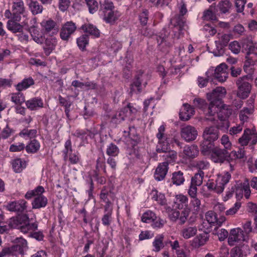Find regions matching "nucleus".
<instances>
[{
    "instance_id": "nucleus-1",
    "label": "nucleus",
    "mask_w": 257,
    "mask_h": 257,
    "mask_svg": "<svg viewBox=\"0 0 257 257\" xmlns=\"http://www.w3.org/2000/svg\"><path fill=\"white\" fill-rule=\"evenodd\" d=\"M9 225L15 228H18L24 233H30V236L38 240H42L43 235L41 232H35L38 228L36 222H31L27 214H22L10 219Z\"/></svg>"
},
{
    "instance_id": "nucleus-2",
    "label": "nucleus",
    "mask_w": 257,
    "mask_h": 257,
    "mask_svg": "<svg viewBox=\"0 0 257 257\" xmlns=\"http://www.w3.org/2000/svg\"><path fill=\"white\" fill-rule=\"evenodd\" d=\"M14 243L15 244L11 247L4 248L1 251L0 257L8 255L23 257L25 251L28 249L27 240L22 237H18L15 239Z\"/></svg>"
},
{
    "instance_id": "nucleus-3",
    "label": "nucleus",
    "mask_w": 257,
    "mask_h": 257,
    "mask_svg": "<svg viewBox=\"0 0 257 257\" xmlns=\"http://www.w3.org/2000/svg\"><path fill=\"white\" fill-rule=\"evenodd\" d=\"M45 190L42 186H38L35 189L28 191L25 195L27 199L35 197L32 203L33 209H40L45 207L48 203L47 198L43 195Z\"/></svg>"
},
{
    "instance_id": "nucleus-4",
    "label": "nucleus",
    "mask_w": 257,
    "mask_h": 257,
    "mask_svg": "<svg viewBox=\"0 0 257 257\" xmlns=\"http://www.w3.org/2000/svg\"><path fill=\"white\" fill-rule=\"evenodd\" d=\"M231 176V174L226 172L224 175H218L215 180H209L205 186L208 190L220 193L223 192L225 185L228 183Z\"/></svg>"
},
{
    "instance_id": "nucleus-5",
    "label": "nucleus",
    "mask_w": 257,
    "mask_h": 257,
    "mask_svg": "<svg viewBox=\"0 0 257 257\" xmlns=\"http://www.w3.org/2000/svg\"><path fill=\"white\" fill-rule=\"evenodd\" d=\"M147 78L148 76L142 70L137 71L130 85L131 92L140 93L143 86L145 87L148 83Z\"/></svg>"
},
{
    "instance_id": "nucleus-6",
    "label": "nucleus",
    "mask_w": 257,
    "mask_h": 257,
    "mask_svg": "<svg viewBox=\"0 0 257 257\" xmlns=\"http://www.w3.org/2000/svg\"><path fill=\"white\" fill-rule=\"evenodd\" d=\"M12 12H13V17H14L15 20H19L20 18H22L23 23L27 24V19H29L23 0L13 1Z\"/></svg>"
},
{
    "instance_id": "nucleus-7",
    "label": "nucleus",
    "mask_w": 257,
    "mask_h": 257,
    "mask_svg": "<svg viewBox=\"0 0 257 257\" xmlns=\"http://www.w3.org/2000/svg\"><path fill=\"white\" fill-rule=\"evenodd\" d=\"M247 77L244 76L239 78L236 81V84L237 87L236 95L239 98L244 99L249 95L251 85L247 81Z\"/></svg>"
},
{
    "instance_id": "nucleus-8",
    "label": "nucleus",
    "mask_w": 257,
    "mask_h": 257,
    "mask_svg": "<svg viewBox=\"0 0 257 257\" xmlns=\"http://www.w3.org/2000/svg\"><path fill=\"white\" fill-rule=\"evenodd\" d=\"M250 142L252 146L257 143V133L255 130L246 128L241 137L238 139V143L241 146H245Z\"/></svg>"
},
{
    "instance_id": "nucleus-9",
    "label": "nucleus",
    "mask_w": 257,
    "mask_h": 257,
    "mask_svg": "<svg viewBox=\"0 0 257 257\" xmlns=\"http://www.w3.org/2000/svg\"><path fill=\"white\" fill-rule=\"evenodd\" d=\"M229 153L226 149L214 148L211 152V158L212 161L216 163H223L225 160L228 161Z\"/></svg>"
},
{
    "instance_id": "nucleus-10",
    "label": "nucleus",
    "mask_w": 257,
    "mask_h": 257,
    "mask_svg": "<svg viewBox=\"0 0 257 257\" xmlns=\"http://www.w3.org/2000/svg\"><path fill=\"white\" fill-rule=\"evenodd\" d=\"M23 20L22 18H20L19 20H16L14 17H13L12 19L7 22L8 29L14 33L22 32L24 26H29V19H27L26 24L23 23Z\"/></svg>"
},
{
    "instance_id": "nucleus-11",
    "label": "nucleus",
    "mask_w": 257,
    "mask_h": 257,
    "mask_svg": "<svg viewBox=\"0 0 257 257\" xmlns=\"http://www.w3.org/2000/svg\"><path fill=\"white\" fill-rule=\"evenodd\" d=\"M197 136V131L193 126L188 125L183 126L181 129V136L187 142L194 141Z\"/></svg>"
},
{
    "instance_id": "nucleus-12",
    "label": "nucleus",
    "mask_w": 257,
    "mask_h": 257,
    "mask_svg": "<svg viewBox=\"0 0 257 257\" xmlns=\"http://www.w3.org/2000/svg\"><path fill=\"white\" fill-rule=\"evenodd\" d=\"M218 129H221L220 124H218L217 127L211 126L205 127L202 136L203 139L214 142L219 138Z\"/></svg>"
},
{
    "instance_id": "nucleus-13",
    "label": "nucleus",
    "mask_w": 257,
    "mask_h": 257,
    "mask_svg": "<svg viewBox=\"0 0 257 257\" xmlns=\"http://www.w3.org/2000/svg\"><path fill=\"white\" fill-rule=\"evenodd\" d=\"M245 240L243 231L240 228H233L230 230L228 238V244L233 246L235 243Z\"/></svg>"
},
{
    "instance_id": "nucleus-14",
    "label": "nucleus",
    "mask_w": 257,
    "mask_h": 257,
    "mask_svg": "<svg viewBox=\"0 0 257 257\" xmlns=\"http://www.w3.org/2000/svg\"><path fill=\"white\" fill-rule=\"evenodd\" d=\"M76 29L75 24L70 21L65 23L62 26L60 36L63 40H68L70 36L74 33Z\"/></svg>"
},
{
    "instance_id": "nucleus-15",
    "label": "nucleus",
    "mask_w": 257,
    "mask_h": 257,
    "mask_svg": "<svg viewBox=\"0 0 257 257\" xmlns=\"http://www.w3.org/2000/svg\"><path fill=\"white\" fill-rule=\"evenodd\" d=\"M27 202L24 199L9 202L6 207L10 211L22 213L27 209Z\"/></svg>"
},
{
    "instance_id": "nucleus-16",
    "label": "nucleus",
    "mask_w": 257,
    "mask_h": 257,
    "mask_svg": "<svg viewBox=\"0 0 257 257\" xmlns=\"http://www.w3.org/2000/svg\"><path fill=\"white\" fill-rule=\"evenodd\" d=\"M226 89L222 87H217L211 93L207 94V97L209 101H219L222 103L221 99L226 94Z\"/></svg>"
},
{
    "instance_id": "nucleus-17",
    "label": "nucleus",
    "mask_w": 257,
    "mask_h": 257,
    "mask_svg": "<svg viewBox=\"0 0 257 257\" xmlns=\"http://www.w3.org/2000/svg\"><path fill=\"white\" fill-rule=\"evenodd\" d=\"M227 66L225 63H221L218 65L214 70V78L218 81L223 82L228 77L227 71Z\"/></svg>"
},
{
    "instance_id": "nucleus-18",
    "label": "nucleus",
    "mask_w": 257,
    "mask_h": 257,
    "mask_svg": "<svg viewBox=\"0 0 257 257\" xmlns=\"http://www.w3.org/2000/svg\"><path fill=\"white\" fill-rule=\"evenodd\" d=\"M187 206H188V198L186 196L182 194L175 195L173 203V208L182 210Z\"/></svg>"
},
{
    "instance_id": "nucleus-19",
    "label": "nucleus",
    "mask_w": 257,
    "mask_h": 257,
    "mask_svg": "<svg viewBox=\"0 0 257 257\" xmlns=\"http://www.w3.org/2000/svg\"><path fill=\"white\" fill-rule=\"evenodd\" d=\"M168 169L167 163H160L156 169L154 173L155 179L159 181L164 180L168 171Z\"/></svg>"
},
{
    "instance_id": "nucleus-20",
    "label": "nucleus",
    "mask_w": 257,
    "mask_h": 257,
    "mask_svg": "<svg viewBox=\"0 0 257 257\" xmlns=\"http://www.w3.org/2000/svg\"><path fill=\"white\" fill-rule=\"evenodd\" d=\"M27 107L31 110H37L43 107V102L40 97H34L25 101Z\"/></svg>"
},
{
    "instance_id": "nucleus-21",
    "label": "nucleus",
    "mask_w": 257,
    "mask_h": 257,
    "mask_svg": "<svg viewBox=\"0 0 257 257\" xmlns=\"http://www.w3.org/2000/svg\"><path fill=\"white\" fill-rule=\"evenodd\" d=\"M194 108L188 104L183 105V109L180 112L179 116L181 120L187 121L194 114Z\"/></svg>"
},
{
    "instance_id": "nucleus-22",
    "label": "nucleus",
    "mask_w": 257,
    "mask_h": 257,
    "mask_svg": "<svg viewBox=\"0 0 257 257\" xmlns=\"http://www.w3.org/2000/svg\"><path fill=\"white\" fill-rule=\"evenodd\" d=\"M209 239V235L206 232L200 233L196 236L192 240V245L195 248L204 245Z\"/></svg>"
},
{
    "instance_id": "nucleus-23",
    "label": "nucleus",
    "mask_w": 257,
    "mask_h": 257,
    "mask_svg": "<svg viewBox=\"0 0 257 257\" xmlns=\"http://www.w3.org/2000/svg\"><path fill=\"white\" fill-rule=\"evenodd\" d=\"M222 103L218 101H211L207 106L205 110V113L208 116H214L216 113H217L219 108L221 106Z\"/></svg>"
},
{
    "instance_id": "nucleus-24",
    "label": "nucleus",
    "mask_w": 257,
    "mask_h": 257,
    "mask_svg": "<svg viewBox=\"0 0 257 257\" xmlns=\"http://www.w3.org/2000/svg\"><path fill=\"white\" fill-rule=\"evenodd\" d=\"M199 153L198 147L196 145L186 146L183 150V153L188 158H194Z\"/></svg>"
},
{
    "instance_id": "nucleus-25",
    "label": "nucleus",
    "mask_w": 257,
    "mask_h": 257,
    "mask_svg": "<svg viewBox=\"0 0 257 257\" xmlns=\"http://www.w3.org/2000/svg\"><path fill=\"white\" fill-rule=\"evenodd\" d=\"M127 108H122L119 111H117L111 117L112 122L115 123H119L123 121L125 118L128 117L127 114Z\"/></svg>"
},
{
    "instance_id": "nucleus-26",
    "label": "nucleus",
    "mask_w": 257,
    "mask_h": 257,
    "mask_svg": "<svg viewBox=\"0 0 257 257\" xmlns=\"http://www.w3.org/2000/svg\"><path fill=\"white\" fill-rule=\"evenodd\" d=\"M197 228L196 226H185L181 231V234L185 239H189L196 235Z\"/></svg>"
},
{
    "instance_id": "nucleus-27",
    "label": "nucleus",
    "mask_w": 257,
    "mask_h": 257,
    "mask_svg": "<svg viewBox=\"0 0 257 257\" xmlns=\"http://www.w3.org/2000/svg\"><path fill=\"white\" fill-rule=\"evenodd\" d=\"M103 15L104 20L108 23H114L119 18L120 15L117 11H114L113 10L108 12Z\"/></svg>"
},
{
    "instance_id": "nucleus-28",
    "label": "nucleus",
    "mask_w": 257,
    "mask_h": 257,
    "mask_svg": "<svg viewBox=\"0 0 257 257\" xmlns=\"http://www.w3.org/2000/svg\"><path fill=\"white\" fill-rule=\"evenodd\" d=\"M34 84V80L32 77H29L23 79L22 82H19L16 86V89L18 91L25 90Z\"/></svg>"
},
{
    "instance_id": "nucleus-29",
    "label": "nucleus",
    "mask_w": 257,
    "mask_h": 257,
    "mask_svg": "<svg viewBox=\"0 0 257 257\" xmlns=\"http://www.w3.org/2000/svg\"><path fill=\"white\" fill-rule=\"evenodd\" d=\"M254 111L253 107H244L239 113V118L243 124L246 122L248 119V116L253 113Z\"/></svg>"
},
{
    "instance_id": "nucleus-30",
    "label": "nucleus",
    "mask_w": 257,
    "mask_h": 257,
    "mask_svg": "<svg viewBox=\"0 0 257 257\" xmlns=\"http://www.w3.org/2000/svg\"><path fill=\"white\" fill-rule=\"evenodd\" d=\"M41 25L46 33H49L52 30H56V23L52 19L44 20Z\"/></svg>"
},
{
    "instance_id": "nucleus-31",
    "label": "nucleus",
    "mask_w": 257,
    "mask_h": 257,
    "mask_svg": "<svg viewBox=\"0 0 257 257\" xmlns=\"http://www.w3.org/2000/svg\"><path fill=\"white\" fill-rule=\"evenodd\" d=\"M164 236L163 234L157 235L154 241L153 242V246L154 247L153 250L156 252H159L161 249L164 247L165 245L163 242Z\"/></svg>"
},
{
    "instance_id": "nucleus-32",
    "label": "nucleus",
    "mask_w": 257,
    "mask_h": 257,
    "mask_svg": "<svg viewBox=\"0 0 257 257\" xmlns=\"http://www.w3.org/2000/svg\"><path fill=\"white\" fill-rule=\"evenodd\" d=\"M81 29L84 32L92 35L95 37L99 36V30L94 26L91 24H85L82 26Z\"/></svg>"
},
{
    "instance_id": "nucleus-33",
    "label": "nucleus",
    "mask_w": 257,
    "mask_h": 257,
    "mask_svg": "<svg viewBox=\"0 0 257 257\" xmlns=\"http://www.w3.org/2000/svg\"><path fill=\"white\" fill-rule=\"evenodd\" d=\"M213 142L209 141V140H206L203 139V141L200 144L201 152L204 155L208 154L209 153L212 152V150L214 148H213Z\"/></svg>"
},
{
    "instance_id": "nucleus-34",
    "label": "nucleus",
    "mask_w": 257,
    "mask_h": 257,
    "mask_svg": "<svg viewBox=\"0 0 257 257\" xmlns=\"http://www.w3.org/2000/svg\"><path fill=\"white\" fill-rule=\"evenodd\" d=\"M40 144L39 142L34 139L30 142V143L25 147L26 150L28 153H36L40 149Z\"/></svg>"
},
{
    "instance_id": "nucleus-35",
    "label": "nucleus",
    "mask_w": 257,
    "mask_h": 257,
    "mask_svg": "<svg viewBox=\"0 0 257 257\" xmlns=\"http://www.w3.org/2000/svg\"><path fill=\"white\" fill-rule=\"evenodd\" d=\"M114 7L112 2L108 0H103L100 2V12L103 15L113 10Z\"/></svg>"
},
{
    "instance_id": "nucleus-36",
    "label": "nucleus",
    "mask_w": 257,
    "mask_h": 257,
    "mask_svg": "<svg viewBox=\"0 0 257 257\" xmlns=\"http://www.w3.org/2000/svg\"><path fill=\"white\" fill-rule=\"evenodd\" d=\"M185 181L183 173L181 171L175 172L172 174V182L177 186L182 184Z\"/></svg>"
},
{
    "instance_id": "nucleus-37",
    "label": "nucleus",
    "mask_w": 257,
    "mask_h": 257,
    "mask_svg": "<svg viewBox=\"0 0 257 257\" xmlns=\"http://www.w3.org/2000/svg\"><path fill=\"white\" fill-rule=\"evenodd\" d=\"M56 45V42L55 39H46L44 46V50L46 55H49L52 51L55 49Z\"/></svg>"
},
{
    "instance_id": "nucleus-38",
    "label": "nucleus",
    "mask_w": 257,
    "mask_h": 257,
    "mask_svg": "<svg viewBox=\"0 0 257 257\" xmlns=\"http://www.w3.org/2000/svg\"><path fill=\"white\" fill-rule=\"evenodd\" d=\"M29 9L34 15L42 13L43 7L37 1H32L29 5Z\"/></svg>"
},
{
    "instance_id": "nucleus-39",
    "label": "nucleus",
    "mask_w": 257,
    "mask_h": 257,
    "mask_svg": "<svg viewBox=\"0 0 257 257\" xmlns=\"http://www.w3.org/2000/svg\"><path fill=\"white\" fill-rule=\"evenodd\" d=\"M215 7L210 6L208 9L205 11L203 13L202 18L204 20L214 21L216 20V16L214 12Z\"/></svg>"
},
{
    "instance_id": "nucleus-40",
    "label": "nucleus",
    "mask_w": 257,
    "mask_h": 257,
    "mask_svg": "<svg viewBox=\"0 0 257 257\" xmlns=\"http://www.w3.org/2000/svg\"><path fill=\"white\" fill-rule=\"evenodd\" d=\"M12 165L14 171L16 173L21 172L26 167L25 162L19 158L14 160Z\"/></svg>"
},
{
    "instance_id": "nucleus-41",
    "label": "nucleus",
    "mask_w": 257,
    "mask_h": 257,
    "mask_svg": "<svg viewBox=\"0 0 257 257\" xmlns=\"http://www.w3.org/2000/svg\"><path fill=\"white\" fill-rule=\"evenodd\" d=\"M11 100L16 104L21 105L25 101V98L24 94L21 91H18L11 94Z\"/></svg>"
},
{
    "instance_id": "nucleus-42",
    "label": "nucleus",
    "mask_w": 257,
    "mask_h": 257,
    "mask_svg": "<svg viewBox=\"0 0 257 257\" xmlns=\"http://www.w3.org/2000/svg\"><path fill=\"white\" fill-rule=\"evenodd\" d=\"M163 157L165 160V162L163 163H167V166H168L169 163L175 161L177 159V153L174 151L169 150L165 153Z\"/></svg>"
},
{
    "instance_id": "nucleus-43",
    "label": "nucleus",
    "mask_w": 257,
    "mask_h": 257,
    "mask_svg": "<svg viewBox=\"0 0 257 257\" xmlns=\"http://www.w3.org/2000/svg\"><path fill=\"white\" fill-rule=\"evenodd\" d=\"M209 163L205 160H196L193 162V167L198 171L206 170L209 168Z\"/></svg>"
},
{
    "instance_id": "nucleus-44",
    "label": "nucleus",
    "mask_w": 257,
    "mask_h": 257,
    "mask_svg": "<svg viewBox=\"0 0 257 257\" xmlns=\"http://www.w3.org/2000/svg\"><path fill=\"white\" fill-rule=\"evenodd\" d=\"M169 144L167 140L159 141L158 144L156 147V151L158 153H165L169 151Z\"/></svg>"
},
{
    "instance_id": "nucleus-45",
    "label": "nucleus",
    "mask_w": 257,
    "mask_h": 257,
    "mask_svg": "<svg viewBox=\"0 0 257 257\" xmlns=\"http://www.w3.org/2000/svg\"><path fill=\"white\" fill-rule=\"evenodd\" d=\"M204 177V172L203 171H198V173H196L194 177L192 178L191 183L198 185V186H200L202 184Z\"/></svg>"
},
{
    "instance_id": "nucleus-46",
    "label": "nucleus",
    "mask_w": 257,
    "mask_h": 257,
    "mask_svg": "<svg viewBox=\"0 0 257 257\" xmlns=\"http://www.w3.org/2000/svg\"><path fill=\"white\" fill-rule=\"evenodd\" d=\"M190 208L187 206L182 209L180 212L179 216V224L181 225L184 224L188 219V216L190 213Z\"/></svg>"
},
{
    "instance_id": "nucleus-47",
    "label": "nucleus",
    "mask_w": 257,
    "mask_h": 257,
    "mask_svg": "<svg viewBox=\"0 0 257 257\" xmlns=\"http://www.w3.org/2000/svg\"><path fill=\"white\" fill-rule=\"evenodd\" d=\"M119 150L118 148L114 144H110L106 149V154L109 157H116L119 154Z\"/></svg>"
},
{
    "instance_id": "nucleus-48",
    "label": "nucleus",
    "mask_w": 257,
    "mask_h": 257,
    "mask_svg": "<svg viewBox=\"0 0 257 257\" xmlns=\"http://www.w3.org/2000/svg\"><path fill=\"white\" fill-rule=\"evenodd\" d=\"M155 219H157V216L155 213L151 211H146L141 217L142 221L145 223L152 222Z\"/></svg>"
},
{
    "instance_id": "nucleus-49",
    "label": "nucleus",
    "mask_w": 257,
    "mask_h": 257,
    "mask_svg": "<svg viewBox=\"0 0 257 257\" xmlns=\"http://www.w3.org/2000/svg\"><path fill=\"white\" fill-rule=\"evenodd\" d=\"M89 37L87 35H83L77 40V43L79 49L84 51L86 45L88 44Z\"/></svg>"
},
{
    "instance_id": "nucleus-50",
    "label": "nucleus",
    "mask_w": 257,
    "mask_h": 257,
    "mask_svg": "<svg viewBox=\"0 0 257 257\" xmlns=\"http://www.w3.org/2000/svg\"><path fill=\"white\" fill-rule=\"evenodd\" d=\"M90 14H94L98 9V3L96 0H85Z\"/></svg>"
},
{
    "instance_id": "nucleus-51",
    "label": "nucleus",
    "mask_w": 257,
    "mask_h": 257,
    "mask_svg": "<svg viewBox=\"0 0 257 257\" xmlns=\"http://www.w3.org/2000/svg\"><path fill=\"white\" fill-rule=\"evenodd\" d=\"M231 6V4L228 0L220 2L217 6L219 11L223 14L228 13Z\"/></svg>"
},
{
    "instance_id": "nucleus-52",
    "label": "nucleus",
    "mask_w": 257,
    "mask_h": 257,
    "mask_svg": "<svg viewBox=\"0 0 257 257\" xmlns=\"http://www.w3.org/2000/svg\"><path fill=\"white\" fill-rule=\"evenodd\" d=\"M166 28H164L161 31L159 35L157 37V41L159 45L166 42V40L170 34V32Z\"/></svg>"
},
{
    "instance_id": "nucleus-53",
    "label": "nucleus",
    "mask_w": 257,
    "mask_h": 257,
    "mask_svg": "<svg viewBox=\"0 0 257 257\" xmlns=\"http://www.w3.org/2000/svg\"><path fill=\"white\" fill-rule=\"evenodd\" d=\"M193 104L194 106L203 110L204 112L207 106V104L205 100L199 98L194 99Z\"/></svg>"
},
{
    "instance_id": "nucleus-54",
    "label": "nucleus",
    "mask_w": 257,
    "mask_h": 257,
    "mask_svg": "<svg viewBox=\"0 0 257 257\" xmlns=\"http://www.w3.org/2000/svg\"><path fill=\"white\" fill-rule=\"evenodd\" d=\"M190 205L193 210L198 212L200 210L201 201L197 197L191 198Z\"/></svg>"
},
{
    "instance_id": "nucleus-55",
    "label": "nucleus",
    "mask_w": 257,
    "mask_h": 257,
    "mask_svg": "<svg viewBox=\"0 0 257 257\" xmlns=\"http://www.w3.org/2000/svg\"><path fill=\"white\" fill-rule=\"evenodd\" d=\"M205 217L209 224L212 225H215V222L217 221V216L213 211H208L205 214Z\"/></svg>"
},
{
    "instance_id": "nucleus-56",
    "label": "nucleus",
    "mask_w": 257,
    "mask_h": 257,
    "mask_svg": "<svg viewBox=\"0 0 257 257\" xmlns=\"http://www.w3.org/2000/svg\"><path fill=\"white\" fill-rule=\"evenodd\" d=\"M36 130H28V128H25L20 133L19 135L24 137H28L31 139L35 138L36 136Z\"/></svg>"
},
{
    "instance_id": "nucleus-57",
    "label": "nucleus",
    "mask_w": 257,
    "mask_h": 257,
    "mask_svg": "<svg viewBox=\"0 0 257 257\" xmlns=\"http://www.w3.org/2000/svg\"><path fill=\"white\" fill-rule=\"evenodd\" d=\"M218 38L219 39V43L222 46H226L230 39V35L218 34Z\"/></svg>"
},
{
    "instance_id": "nucleus-58",
    "label": "nucleus",
    "mask_w": 257,
    "mask_h": 257,
    "mask_svg": "<svg viewBox=\"0 0 257 257\" xmlns=\"http://www.w3.org/2000/svg\"><path fill=\"white\" fill-rule=\"evenodd\" d=\"M165 127L164 125H161L158 129V133H157L156 136L159 141H167V136L165 134Z\"/></svg>"
},
{
    "instance_id": "nucleus-59",
    "label": "nucleus",
    "mask_w": 257,
    "mask_h": 257,
    "mask_svg": "<svg viewBox=\"0 0 257 257\" xmlns=\"http://www.w3.org/2000/svg\"><path fill=\"white\" fill-rule=\"evenodd\" d=\"M166 222V220L157 217V219L152 221V226L154 228H161L164 226Z\"/></svg>"
},
{
    "instance_id": "nucleus-60",
    "label": "nucleus",
    "mask_w": 257,
    "mask_h": 257,
    "mask_svg": "<svg viewBox=\"0 0 257 257\" xmlns=\"http://www.w3.org/2000/svg\"><path fill=\"white\" fill-rule=\"evenodd\" d=\"M172 0H150L151 6L160 7L164 5L167 6Z\"/></svg>"
},
{
    "instance_id": "nucleus-61",
    "label": "nucleus",
    "mask_w": 257,
    "mask_h": 257,
    "mask_svg": "<svg viewBox=\"0 0 257 257\" xmlns=\"http://www.w3.org/2000/svg\"><path fill=\"white\" fill-rule=\"evenodd\" d=\"M229 48L233 53L237 54L239 53L241 47L239 43L234 41L230 43Z\"/></svg>"
},
{
    "instance_id": "nucleus-62",
    "label": "nucleus",
    "mask_w": 257,
    "mask_h": 257,
    "mask_svg": "<svg viewBox=\"0 0 257 257\" xmlns=\"http://www.w3.org/2000/svg\"><path fill=\"white\" fill-rule=\"evenodd\" d=\"M249 184L248 180H246L240 186L244 192V196L246 199H248L250 195V190L249 188Z\"/></svg>"
},
{
    "instance_id": "nucleus-63",
    "label": "nucleus",
    "mask_w": 257,
    "mask_h": 257,
    "mask_svg": "<svg viewBox=\"0 0 257 257\" xmlns=\"http://www.w3.org/2000/svg\"><path fill=\"white\" fill-rule=\"evenodd\" d=\"M240 207L241 203L237 202L235 203L234 206L233 207L230 208L225 212V214L226 215H233L237 212Z\"/></svg>"
},
{
    "instance_id": "nucleus-64",
    "label": "nucleus",
    "mask_w": 257,
    "mask_h": 257,
    "mask_svg": "<svg viewBox=\"0 0 257 257\" xmlns=\"http://www.w3.org/2000/svg\"><path fill=\"white\" fill-rule=\"evenodd\" d=\"M175 209L168 215V217L170 221L176 222L178 220H179V216L180 212Z\"/></svg>"
}]
</instances>
